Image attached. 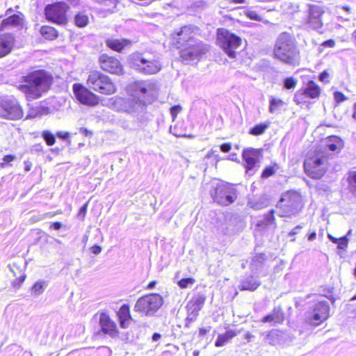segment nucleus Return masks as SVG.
<instances>
[{
    "mask_svg": "<svg viewBox=\"0 0 356 356\" xmlns=\"http://www.w3.org/2000/svg\"><path fill=\"white\" fill-rule=\"evenodd\" d=\"M48 286V282L45 280H40L35 282L31 288V296L34 298L38 297L44 293Z\"/></svg>",
    "mask_w": 356,
    "mask_h": 356,
    "instance_id": "nucleus-30",
    "label": "nucleus"
},
{
    "mask_svg": "<svg viewBox=\"0 0 356 356\" xmlns=\"http://www.w3.org/2000/svg\"><path fill=\"white\" fill-rule=\"evenodd\" d=\"M296 83L297 81L295 79L292 77H289L284 80V88L286 89H292L296 87Z\"/></svg>",
    "mask_w": 356,
    "mask_h": 356,
    "instance_id": "nucleus-41",
    "label": "nucleus"
},
{
    "mask_svg": "<svg viewBox=\"0 0 356 356\" xmlns=\"http://www.w3.org/2000/svg\"><path fill=\"white\" fill-rule=\"evenodd\" d=\"M57 136H58V137H59L62 139H67L69 137V133L59 131L57 133Z\"/></svg>",
    "mask_w": 356,
    "mask_h": 356,
    "instance_id": "nucleus-58",
    "label": "nucleus"
},
{
    "mask_svg": "<svg viewBox=\"0 0 356 356\" xmlns=\"http://www.w3.org/2000/svg\"><path fill=\"white\" fill-rule=\"evenodd\" d=\"M325 13L323 8L317 5H311L308 10L307 24L313 29H319L323 26L321 17Z\"/></svg>",
    "mask_w": 356,
    "mask_h": 356,
    "instance_id": "nucleus-16",
    "label": "nucleus"
},
{
    "mask_svg": "<svg viewBox=\"0 0 356 356\" xmlns=\"http://www.w3.org/2000/svg\"><path fill=\"white\" fill-rule=\"evenodd\" d=\"M220 149L223 152H228L231 149V145L229 143H224L221 145Z\"/></svg>",
    "mask_w": 356,
    "mask_h": 356,
    "instance_id": "nucleus-55",
    "label": "nucleus"
},
{
    "mask_svg": "<svg viewBox=\"0 0 356 356\" xmlns=\"http://www.w3.org/2000/svg\"><path fill=\"white\" fill-rule=\"evenodd\" d=\"M267 128V124H259L254 127L252 129H251L250 131V134L254 136L261 135L266 131Z\"/></svg>",
    "mask_w": 356,
    "mask_h": 356,
    "instance_id": "nucleus-39",
    "label": "nucleus"
},
{
    "mask_svg": "<svg viewBox=\"0 0 356 356\" xmlns=\"http://www.w3.org/2000/svg\"><path fill=\"white\" fill-rule=\"evenodd\" d=\"M177 43L184 47L181 50V57L184 60L199 59L209 50L207 45L201 41L193 39L192 32L188 26L181 28L177 33Z\"/></svg>",
    "mask_w": 356,
    "mask_h": 356,
    "instance_id": "nucleus-3",
    "label": "nucleus"
},
{
    "mask_svg": "<svg viewBox=\"0 0 356 356\" xmlns=\"http://www.w3.org/2000/svg\"><path fill=\"white\" fill-rule=\"evenodd\" d=\"M195 279L191 278V277L183 278L178 282V285L181 289H186V288L188 287L189 286L193 285L195 283Z\"/></svg>",
    "mask_w": 356,
    "mask_h": 356,
    "instance_id": "nucleus-40",
    "label": "nucleus"
},
{
    "mask_svg": "<svg viewBox=\"0 0 356 356\" xmlns=\"http://www.w3.org/2000/svg\"><path fill=\"white\" fill-rule=\"evenodd\" d=\"M299 50L294 37L287 33H281L276 39L273 55L280 61L294 65L299 60Z\"/></svg>",
    "mask_w": 356,
    "mask_h": 356,
    "instance_id": "nucleus-2",
    "label": "nucleus"
},
{
    "mask_svg": "<svg viewBox=\"0 0 356 356\" xmlns=\"http://www.w3.org/2000/svg\"><path fill=\"white\" fill-rule=\"evenodd\" d=\"M49 111L48 108L44 107H37L36 108V113L35 114H33V113H29L27 115V118H35L38 115H42L43 113H47Z\"/></svg>",
    "mask_w": 356,
    "mask_h": 356,
    "instance_id": "nucleus-42",
    "label": "nucleus"
},
{
    "mask_svg": "<svg viewBox=\"0 0 356 356\" xmlns=\"http://www.w3.org/2000/svg\"><path fill=\"white\" fill-rule=\"evenodd\" d=\"M163 303V297L158 293H150L140 298L134 310L145 316L154 315Z\"/></svg>",
    "mask_w": 356,
    "mask_h": 356,
    "instance_id": "nucleus-10",
    "label": "nucleus"
},
{
    "mask_svg": "<svg viewBox=\"0 0 356 356\" xmlns=\"http://www.w3.org/2000/svg\"><path fill=\"white\" fill-rule=\"evenodd\" d=\"M282 332L277 330H271L266 336L264 341L271 346H276L280 343Z\"/></svg>",
    "mask_w": 356,
    "mask_h": 356,
    "instance_id": "nucleus-32",
    "label": "nucleus"
},
{
    "mask_svg": "<svg viewBox=\"0 0 356 356\" xmlns=\"http://www.w3.org/2000/svg\"><path fill=\"white\" fill-rule=\"evenodd\" d=\"M316 237V234L315 232H313L312 233H311L310 234H309L308 236V240L309 241H314Z\"/></svg>",
    "mask_w": 356,
    "mask_h": 356,
    "instance_id": "nucleus-61",
    "label": "nucleus"
},
{
    "mask_svg": "<svg viewBox=\"0 0 356 356\" xmlns=\"http://www.w3.org/2000/svg\"><path fill=\"white\" fill-rule=\"evenodd\" d=\"M277 207L280 209V216L281 217H289L299 213L302 207L300 196L293 192L284 193Z\"/></svg>",
    "mask_w": 356,
    "mask_h": 356,
    "instance_id": "nucleus-8",
    "label": "nucleus"
},
{
    "mask_svg": "<svg viewBox=\"0 0 356 356\" xmlns=\"http://www.w3.org/2000/svg\"><path fill=\"white\" fill-rule=\"evenodd\" d=\"M171 114L173 117H175L177 114L181 111L179 106H175L171 108Z\"/></svg>",
    "mask_w": 356,
    "mask_h": 356,
    "instance_id": "nucleus-54",
    "label": "nucleus"
},
{
    "mask_svg": "<svg viewBox=\"0 0 356 356\" xmlns=\"http://www.w3.org/2000/svg\"><path fill=\"white\" fill-rule=\"evenodd\" d=\"M204 298L202 296H197L193 298L188 302L186 306L188 312H190V314L193 316L191 318V320L197 316L199 311L202 309V307L204 305Z\"/></svg>",
    "mask_w": 356,
    "mask_h": 356,
    "instance_id": "nucleus-24",
    "label": "nucleus"
},
{
    "mask_svg": "<svg viewBox=\"0 0 356 356\" xmlns=\"http://www.w3.org/2000/svg\"><path fill=\"white\" fill-rule=\"evenodd\" d=\"M105 120L107 122H110L112 124H117L118 120L115 118V116L113 114L108 113L105 116Z\"/></svg>",
    "mask_w": 356,
    "mask_h": 356,
    "instance_id": "nucleus-48",
    "label": "nucleus"
},
{
    "mask_svg": "<svg viewBox=\"0 0 356 356\" xmlns=\"http://www.w3.org/2000/svg\"><path fill=\"white\" fill-rule=\"evenodd\" d=\"M67 5L63 2L48 5L45 8L46 18L52 22L63 24L67 22L66 11Z\"/></svg>",
    "mask_w": 356,
    "mask_h": 356,
    "instance_id": "nucleus-13",
    "label": "nucleus"
},
{
    "mask_svg": "<svg viewBox=\"0 0 356 356\" xmlns=\"http://www.w3.org/2000/svg\"><path fill=\"white\" fill-rule=\"evenodd\" d=\"M146 108V104L144 100L139 99L135 97L127 98L126 111L125 113L131 115H137L143 113Z\"/></svg>",
    "mask_w": 356,
    "mask_h": 356,
    "instance_id": "nucleus-20",
    "label": "nucleus"
},
{
    "mask_svg": "<svg viewBox=\"0 0 356 356\" xmlns=\"http://www.w3.org/2000/svg\"><path fill=\"white\" fill-rule=\"evenodd\" d=\"M15 43V35L12 33L0 35V58L10 54Z\"/></svg>",
    "mask_w": 356,
    "mask_h": 356,
    "instance_id": "nucleus-19",
    "label": "nucleus"
},
{
    "mask_svg": "<svg viewBox=\"0 0 356 356\" xmlns=\"http://www.w3.org/2000/svg\"><path fill=\"white\" fill-rule=\"evenodd\" d=\"M116 124L122 127V128H124L125 129H129L128 122L124 120H118V122Z\"/></svg>",
    "mask_w": 356,
    "mask_h": 356,
    "instance_id": "nucleus-51",
    "label": "nucleus"
},
{
    "mask_svg": "<svg viewBox=\"0 0 356 356\" xmlns=\"http://www.w3.org/2000/svg\"><path fill=\"white\" fill-rule=\"evenodd\" d=\"M260 282L253 277H248L243 280L239 286L241 290L254 291L260 285Z\"/></svg>",
    "mask_w": 356,
    "mask_h": 356,
    "instance_id": "nucleus-29",
    "label": "nucleus"
},
{
    "mask_svg": "<svg viewBox=\"0 0 356 356\" xmlns=\"http://www.w3.org/2000/svg\"><path fill=\"white\" fill-rule=\"evenodd\" d=\"M16 159L15 156L14 155H6L3 159V162L0 163V166L2 168H4L7 163H9L10 162L14 161Z\"/></svg>",
    "mask_w": 356,
    "mask_h": 356,
    "instance_id": "nucleus-44",
    "label": "nucleus"
},
{
    "mask_svg": "<svg viewBox=\"0 0 356 356\" xmlns=\"http://www.w3.org/2000/svg\"><path fill=\"white\" fill-rule=\"evenodd\" d=\"M266 256L265 254L259 253L256 254L251 261V266H254L255 268H257L260 266L264 261L266 260Z\"/></svg>",
    "mask_w": 356,
    "mask_h": 356,
    "instance_id": "nucleus-34",
    "label": "nucleus"
},
{
    "mask_svg": "<svg viewBox=\"0 0 356 356\" xmlns=\"http://www.w3.org/2000/svg\"><path fill=\"white\" fill-rule=\"evenodd\" d=\"M237 334L238 332L234 330H228L225 334L218 335L215 342V346L216 347L223 346L227 341H229L230 339H232Z\"/></svg>",
    "mask_w": 356,
    "mask_h": 356,
    "instance_id": "nucleus-31",
    "label": "nucleus"
},
{
    "mask_svg": "<svg viewBox=\"0 0 356 356\" xmlns=\"http://www.w3.org/2000/svg\"><path fill=\"white\" fill-rule=\"evenodd\" d=\"M117 314L119 318L120 327L122 328L128 327L131 319L129 306L126 305H122Z\"/></svg>",
    "mask_w": 356,
    "mask_h": 356,
    "instance_id": "nucleus-25",
    "label": "nucleus"
},
{
    "mask_svg": "<svg viewBox=\"0 0 356 356\" xmlns=\"http://www.w3.org/2000/svg\"><path fill=\"white\" fill-rule=\"evenodd\" d=\"M348 245V239L346 236L341 237L339 238L337 246L339 249H345Z\"/></svg>",
    "mask_w": 356,
    "mask_h": 356,
    "instance_id": "nucleus-46",
    "label": "nucleus"
},
{
    "mask_svg": "<svg viewBox=\"0 0 356 356\" xmlns=\"http://www.w3.org/2000/svg\"><path fill=\"white\" fill-rule=\"evenodd\" d=\"M210 194L213 200L220 205L227 206L236 198L234 188L225 182H213L211 185Z\"/></svg>",
    "mask_w": 356,
    "mask_h": 356,
    "instance_id": "nucleus-9",
    "label": "nucleus"
},
{
    "mask_svg": "<svg viewBox=\"0 0 356 356\" xmlns=\"http://www.w3.org/2000/svg\"><path fill=\"white\" fill-rule=\"evenodd\" d=\"M86 208H87V205L85 204L83 205L81 209H80V211H79V214H83V216L85 215L86 212Z\"/></svg>",
    "mask_w": 356,
    "mask_h": 356,
    "instance_id": "nucleus-62",
    "label": "nucleus"
},
{
    "mask_svg": "<svg viewBox=\"0 0 356 356\" xmlns=\"http://www.w3.org/2000/svg\"><path fill=\"white\" fill-rule=\"evenodd\" d=\"M219 46L231 58H236V50L241 46L242 40L238 35L225 29H218L217 38Z\"/></svg>",
    "mask_w": 356,
    "mask_h": 356,
    "instance_id": "nucleus-11",
    "label": "nucleus"
},
{
    "mask_svg": "<svg viewBox=\"0 0 356 356\" xmlns=\"http://www.w3.org/2000/svg\"><path fill=\"white\" fill-rule=\"evenodd\" d=\"M147 88L145 86L140 85H139L136 89V92H138V95H144L147 92Z\"/></svg>",
    "mask_w": 356,
    "mask_h": 356,
    "instance_id": "nucleus-53",
    "label": "nucleus"
},
{
    "mask_svg": "<svg viewBox=\"0 0 356 356\" xmlns=\"http://www.w3.org/2000/svg\"><path fill=\"white\" fill-rule=\"evenodd\" d=\"M161 337V335L159 333H154L153 335H152V341H159Z\"/></svg>",
    "mask_w": 356,
    "mask_h": 356,
    "instance_id": "nucleus-60",
    "label": "nucleus"
},
{
    "mask_svg": "<svg viewBox=\"0 0 356 356\" xmlns=\"http://www.w3.org/2000/svg\"><path fill=\"white\" fill-rule=\"evenodd\" d=\"M327 155L324 152L309 153L305 162V173L312 179H320L327 168Z\"/></svg>",
    "mask_w": 356,
    "mask_h": 356,
    "instance_id": "nucleus-5",
    "label": "nucleus"
},
{
    "mask_svg": "<svg viewBox=\"0 0 356 356\" xmlns=\"http://www.w3.org/2000/svg\"><path fill=\"white\" fill-rule=\"evenodd\" d=\"M334 44H335V42L334 40H332V39L327 40L322 44V45L325 47H333L334 46Z\"/></svg>",
    "mask_w": 356,
    "mask_h": 356,
    "instance_id": "nucleus-52",
    "label": "nucleus"
},
{
    "mask_svg": "<svg viewBox=\"0 0 356 356\" xmlns=\"http://www.w3.org/2000/svg\"><path fill=\"white\" fill-rule=\"evenodd\" d=\"M259 154V150L255 149H248L243 151V157L245 161L247 172H251L255 167L258 162Z\"/></svg>",
    "mask_w": 356,
    "mask_h": 356,
    "instance_id": "nucleus-22",
    "label": "nucleus"
},
{
    "mask_svg": "<svg viewBox=\"0 0 356 356\" xmlns=\"http://www.w3.org/2000/svg\"><path fill=\"white\" fill-rule=\"evenodd\" d=\"M302 228V226L298 225L295 228H293L291 232L289 234V236H295L298 233V231Z\"/></svg>",
    "mask_w": 356,
    "mask_h": 356,
    "instance_id": "nucleus-57",
    "label": "nucleus"
},
{
    "mask_svg": "<svg viewBox=\"0 0 356 356\" xmlns=\"http://www.w3.org/2000/svg\"><path fill=\"white\" fill-rule=\"evenodd\" d=\"M284 313L280 306L274 307L272 312L265 316L261 322L264 323H269L272 325L282 324L284 321Z\"/></svg>",
    "mask_w": 356,
    "mask_h": 356,
    "instance_id": "nucleus-21",
    "label": "nucleus"
},
{
    "mask_svg": "<svg viewBox=\"0 0 356 356\" xmlns=\"http://www.w3.org/2000/svg\"><path fill=\"white\" fill-rule=\"evenodd\" d=\"M99 324L104 333L108 334L111 337H115L118 335L116 324L111 319L107 313L102 312L100 314Z\"/></svg>",
    "mask_w": 356,
    "mask_h": 356,
    "instance_id": "nucleus-18",
    "label": "nucleus"
},
{
    "mask_svg": "<svg viewBox=\"0 0 356 356\" xmlns=\"http://www.w3.org/2000/svg\"><path fill=\"white\" fill-rule=\"evenodd\" d=\"M156 284V281H152L151 282L149 283L148 286H147V289H152Z\"/></svg>",
    "mask_w": 356,
    "mask_h": 356,
    "instance_id": "nucleus-63",
    "label": "nucleus"
},
{
    "mask_svg": "<svg viewBox=\"0 0 356 356\" xmlns=\"http://www.w3.org/2000/svg\"><path fill=\"white\" fill-rule=\"evenodd\" d=\"M23 17L18 14H15L4 19L1 24V30L8 26L18 27L23 24Z\"/></svg>",
    "mask_w": 356,
    "mask_h": 356,
    "instance_id": "nucleus-27",
    "label": "nucleus"
},
{
    "mask_svg": "<svg viewBox=\"0 0 356 356\" xmlns=\"http://www.w3.org/2000/svg\"><path fill=\"white\" fill-rule=\"evenodd\" d=\"M284 104V102L281 99H277L274 97H271L270 99V106H269V111L271 113H275L277 111L278 108H280L281 106H282Z\"/></svg>",
    "mask_w": 356,
    "mask_h": 356,
    "instance_id": "nucleus-35",
    "label": "nucleus"
},
{
    "mask_svg": "<svg viewBox=\"0 0 356 356\" xmlns=\"http://www.w3.org/2000/svg\"><path fill=\"white\" fill-rule=\"evenodd\" d=\"M126 104V98L115 96L108 99L104 105L115 111L125 113V111L127 110Z\"/></svg>",
    "mask_w": 356,
    "mask_h": 356,
    "instance_id": "nucleus-23",
    "label": "nucleus"
},
{
    "mask_svg": "<svg viewBox=\"0 0 356 356\" xmlns=\"http://www.w3.org/2000/svg\"><path fill=\"white\" fill-rule=\"evenodd\" d=\"M348 184L350 191L356 195V171L351 172L348 176Z\"/></svg>",
    "mask_w": 356,
    "mask_h": 356,
    "instance_id": "nucleus-36",
    "label": "nucleus"
},
{
    "mask_svg": "<svg viewBox=\"0 0 356 356\" xmlns=\"http://www.w3.org/2000/svg\"><path fill=\"white\" fill-rule=\"evenodd\" d=\"M334 95V99L337 102H341L346 99V97L342 92H335Z\"/></svg>",
    "mask_w": 356,
    "mask_h": 356,
    "instance_id": "nucleus-49",
    "label": "nucleus"
},
{
    "mask_svg": "<svg viewBox=\"0 0 356 356\" xmlns=\"http://www.w3.org/2000/svg\"><path fill=\"white\" fill-rule=\"evenodd\" d=\"M329 74L326 71H323L319 76V80L322 82L327 83L329 81Z\"/></svg>",
    "mask_w": 356,
    "mask_h": 356,
    "instance_id": "nucleus-50",
    "label": "nucleus"
},
{
    "mask_svg": "<svg viewBox=\"0 0 356 356\" xmlns=\"http://www.w3.org/2000/svg\"><path fill=\"white\" fill-rule=\"evenodd\" d=\"M106 46L116 51H121L125 47L131 44V41L126 39L108 38L106 40Z\"/></svg>",
    "mask_w": 356,
    "mask_h": 356,
    "instance_id": "nucleus-26",
    "label": "nucleus"
},
{
    "mask_svg": "<svg viewBox=\"0 0 356 356\" xmlns=\"http://www.w3.org/2000/svg\"><path fill=\"white\" fill-rule=\"evenodd\" d=\"M101 68L111 74H121L122 73V65L118 59L113 56L103 54L99 58Z\"/></svg>",
    "mask_w": 356,
    "mask_h": 356,
    "instance_id": "nucleus-15",
    "label": "nucleus"
},
{
    "mask_svg": "<svg viewBox=\"0 0 356 356\" xmlns=\"http://www.w3.org/2000/svg\"><path fill=\"white\" fill-rule=\"evenodd\" d=\"M90 250L93 254H98L101 252L102 248L99 245H93L92 247H91Z\"/></svg>",
    "mask_w": 356,
    "mask_h": 356,
    "instance_id": "nucleus-56",
    "label": "nucleus"
},
{
    "mask_svg": "<svg viewBox=\"0 0 356 356\" xmlns=\"http://www.w3.org/2000/svg\"><path fill=\"white\" fill-rule=\"evenodd\" d=\"M320 95V88L317 84L310 81L307 83V86L302 90L298 91L294 95V101L297 104H300L302 102H305V97H308L310 98H316Z\"/></svg>",
    "mask_w": 356,
    "mask_h": 356,
    "instance_id": "nucleus-17",
    "label": "nucleus"
},
{
    "mask_svg": "<svg viewBox=\"0 0 356 356\" xmlns=\"http://www.w3.org/2000/svg\"><path fill=\"white\" fill-rule=\"evenodd\" d=\"M275 173L274 168L273 167H267L264 169L262 172L261 177L263 178H268L270 176L273 175Z\"/></svg>",
    "mask_w": 356,
    "mask_h": 356,
    "instance_id": "nucleus-45",
    "label": "nucleus"
},
{
    "mask_svg": "<svg viewBox=\"0 0 356 356\" xmlns=\"http://www.w3.org/2000/svg\"><path fill=\"white\" fill-rule=\"evenodd\" d=\"M40 33L48 40H54L58 37V31L51 26H44L41 27Z\"/></svg>",
    "mask_w": 356,
    "mask_h": 356,
    "instance_id": "nucleus-33",
    "label": "nucleus"
},
{
    "mask_svg": "<svg viewBox=\"0 0 356 356\" xmlns=\"http://www.w3.org/2000/svg\"><path fill=\"white\" fill-rule=\"evenodd\" d=\"M42 136L44 138V140H45L47 145L49 146L53 145L56 142L55 136L49 131H47V130L43 131L42 133Z\"/></svg>",
    "mask_w": 356,
    "mask_h": 356,
    "instance_id": "nucleus-38",
    "label": "nucleus"
},
{
    "mask_svg": "<svg viewBox=\"0 0 356 356\" xmlns=\"http://www.w3.org/2000/svg\"><path fill=\"white\" fill-rule=\"evenodd\" d=\"M128 61L132 69L145 75L155 74L162 68L159 58L150 52H134L129 56Z\"/></svg>",
    "mask_w": 356,
    "mask_h": 356,
    "instance_id": "nucleus-4",
    "label": "nucleus"
},
{
    "mask_svg": "<svg viewBox=\"0 0 356 356\" xmlns=\"http://www.w3.org/2000/svg\"><path fill=\"white\" fill-rule=\"evenodd\" d=\"M75 24L79 27H84L88 24V18L83 14H78L74 18Z\"/></svg>",
    "mask_w": 356,
    "mask_h": 356,
    "instance_id": "nucleus-37",
    "label": "nucleus"
},
{
    "mask_svg": "<svg viewBox=\"0 0 356 356\" xmlns=\"http://www.w3.org/2000/svg\"><path fill=\"white\" fill-rule=\"evenodd\" d=\"M62 224L59 222H55L51 223V227L54 228L56 230H58L61 228Z\"/></svg>",
    "mask_w": 356,
    "mask_h": 356,
    "instance_id": "nucleus-59",
    "label": "nucleus"
},
{
    "mask_svg": "<svg viewBox=\"0 0 356 356\" xmlns=\"http://www.w3.org/2000/svg\"><path fill=\"white\" fill-rule=\"evenodd\" d=\"M330 317V305L326 300L318 301L304 314V323L312 327H317Z\"/></svg>",
    "mask_w": 356,
    "mask_h": 356,
    "instance_id": "nucleus-6",
    "label": "nucleus"
},
{
    "mask_svg": "<svg viewBox=\"0 0 356 356\" xmlns=\"http://www.w3.org/2000/svg\"><path fill=\"white\" fill-rule=\"evenodd\" d=\"M73 89L76 98L81 104L88 106H95L98 104L97 95L91 92L86 88L76 83L73 86Z\"/></svg>",
    "mask_w": 356,
    "mask_h": 356,
    "instance_id": "nucleus-14",
    "label": "nucleus"
},
{
    "mask_svg": "<svg viewBox=\"0 0 356 356\" xmlns=\"http://www.w3.org/2000/svg\"><path fill=\"white\" fill-rule=\"evenodd\" d=\"M96 2L103 4L105 6H111L112 8H115L118 3V0H95Z\"/></svg>",
    "mask_w": 356,
    "mask_h": 356,
    "instance_id": "nucleus-43",
    "label": "nucleus"
},
{
    "mask_svg": "<svg viewBox=\"0 0 356 356\" xmlns=\"http://www.w3.org/2000/svg\"><path fill=\"white\" fill-rule=\"evenodd\" d=\"M326 146L332 152H339L343 146V140L337 136H330L326 140Z\"/></svg>",
    "mask_w": 356,
    "mask_h": 356,
    "instance_id": "nucleus-28",
    "label": "nucleus"
},
{
    "mask_svg": "<svg viewBox=\"0 0 356 356\" xmlns=\"http://www.w3.org/2000/svg\"><path fill=\"white\" fill-rule=\"evenodd\" d=\"M23 78L26 84L19 85L18 88L26 94L28 100L41 97L52 83L51 74L44 70L34 71Z\"/></svg>",
    "mask_w": 356,
    "mask_h": 356,
    "instance_id": "nucleus-1",
    "label": "nucleus"
},
{
    "mask_svg": "<svg viewBox=\"0 0 356 356\" xmlns=\"http://www.w3.org/2000/svg\"><path fill=\"white\" fill-rule=\"evenodd\" d=\"M265 220H266V223L267 225H271L273 223L274 220H275V217H274V211L273 210H271L270 212H268L266 216H265Z\"/></svg>",
    "mask_w": 356,
    "mask_h": 356,
    "instance_id": "nucleus-47",
    "label": "nucleus"
},
{
    "mask_svg": "<svg viewBox=\"0 0 356 356\" xmlns=\"http://www.w3.org/2000/svg\"><path fill=\"white\" fill-rule=\"evenodd\" d=\"M0 117L10 120H17L23 117L22 108L14 97H0Z\"/></svg>",
    "mask_w": 356,
    "mask_h": 356,
    "instance_id": "nucleus-12",
    "label": "nucleus"
},
{
    "mask_svg": "<svg viewBox=\"0 0 356 356\" xmlns=\"http://www.w3.org/2000/svg\"><path fill=\"white\" fill-rule=\"evenodd\" d=\"M248 16L252 19H257V15L255 13L251 12Z\"/></svg>",
    "mask_w": 356,
    "mask_h": 356,
    "instance_id": "nucleus-64",
    "label": "nucleus"
},
{
    "mask_svg": "<svg viewBox=\"0 0 356 356\" xmlns=\"http://www.w3.org/2000/svg\"><path fill=\"white\" fill-rule=\"evenodd\" d=\"M86 84L90 89L103 95H112L116 91V87L111 79L99 71L90 73Z\"/></svg>",
    "mask_w": 356,
    "mask_h": 356,
    "instance_id": "nucleus-7",
    "label": "nucleus"
}]
</instances>
